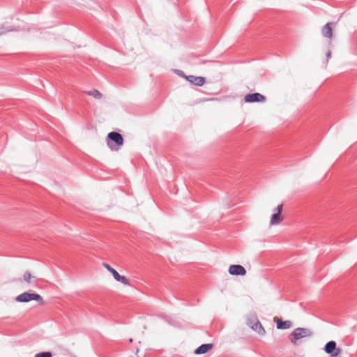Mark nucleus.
<instances>
[{"label":"nucleus","mask_w":357,"mask_h":357,"mask_svg":"<svg viewBox=\"0 0 357 357\" xmlns=\"http://www.w3.org/2000/svg\"><path fill=\"white\" fill-rule=\"evenodd\" d=\"M107 143L112 151H117L123 145L124 139L120 133L111 132L107 135Z\"/></svg>","instance_id":"f257e3e1"},{"label":"nucleus","mask_w":357,"mask_h":357,"mask_svg":"<svg viewBox=\"0 0 357 357\" xmlns=\"http://www.w3.org/2000/svg\"><path fill=\"white\" fill-rule=\"evenodd\" d=\"M247 325L260 336L266 334V330L255 314H250L246 318Z\"/></svg>","instance_id":"f03ea898"},{"label":"nucleus","mask_w":357,"mask_h":357,"mask_svg":"<svg viewBox=\"0 0 357 357\" xmlns=\"http://www.w3.org/2000/svg\"><path fill=\"white\" fill-rule=\"evenodd\" d=\"M312 335V332L307 328H297L289 335L291 342L294 345L301 343V340L304 338Z\"/></svg>","instance_id":"7ed1b4c3"},{"label":"nucleus","mask_w":357,"mask_h":357,"mask_svg":"<svg viewBox=\"0 0 357 357\" xmlns=\"http://www.w3.org/2000/svg\"><path fill=\"white\" fill-rule=\"evenodd\" d=\"M282 209H283V204H280L277 206L273 210V213L272 214L270 221L268 223V227L271 228L273 226L278 225L280 224L283 220L284 217L282 215Z\"/></svg>","instance_id":"20e7f679"},{"label":"nucleus","mask_w":357,"mask_h":357,"mask_svg":"<svg viewBox=\"0 0 357 357\" xmlns=\"http://www.w3.org/2000/svg\"><path fill=\"white\" fill-rule=\"evenodd\" d=\"M16 301L20 303H27L31 301H36L40 303V304L43 303V299L42 296L38 294L34 293H29L24 292L19 296H17L15 298Z\"/></svg>","instance_id":"39448f33"},{"label":"nucleus","mask_w":357,"mask_h":357,"mask_svg":"<svg viewBox=\"0 0 357 357\" xmlns=\"http://www.w3.org/2000/svg\"><path fill=\"white\" fill-rule=\"evenodd\" d=\"M325 351L330 354L331 357H337L340 353V348L337 347L336 342L335 341H330L325 345Z\"/></svg>","instance_id":"423d86ee"},{"label":"nucleus","mask_w":357,"mask_h":357,"mask_svg":"<svg viewBox=\"0 0 357 357\" xmlns=\"http://www.w3.org/2000/svg\"><path fill=\"white\" fill-rule=\"evenodd\" d=\"M266 97L259 93H249L245 96L246 102H262L266 100Z\"/></svg>","instance_id":"0eeeda50"},{"label":"nucleus","mask_w":357,"mask_h":357,"mask_svg":"<svg viewBox=\"0 0 357 357\" xmlns=\"http://www.w3.org/2000/svg\"><path fill=\"white\" fill-rule=\"evenodd\" d=\"M228 271L232 275H245L247 273L245 268L241 265H231Z\"/></svg>","instance_id":"6e6552de"},{"label":"nucleus","mask_w":357,"mask_h":357,"mask_svg":"<svg viewBox=\"0 0 357 357\" xmlns=\"http://www.w3.org/2000/svg\"><path fill=\"white\" fill-rule=\"evenodd\" d=\"M274 322L276 323L277 328L280 330L289 329L292 326L291 321H282L280 318L277 317L273 318Z\"/></svg>","instance_id":"1a4fd4ad"},{"label":"nucleus","mask_w":357,"mask_h":357,"mask_svg":"<svg viewBox=\"0 0 357 357\" xmlns=\"http://www.w3.org/2000/svg\"><path fill=\"white\" fill-rule=\"evenodd\" d=\"M185 79H187L192 84L199 86H203L206 82L205 79L203 77L188 75V76H185Z\"/></svg>","instance_id":"9d476101"},{"label":"nucleus","mask_w":357,"mask_h":357,"mask_svg":"<svg viewBox=\"0 0 357 357\" xmlns=\"http://www.w3.org/2000/svg\"><path fill=\"white\" fill-rule=\"evenodd\" d=\"M335 26L334 23L329 22L326 24L321 29V34L323 36L332 39L333 38V27Z\"/></svg>","instance_id":"9b49d317"},{"label":"nucleus","mask_w":357,"mask_h":357,"mask_svg":"<svg viewBox=\"0 0 357 357\" xmlns=\"http://www.w3.org/2000/svg\"><path fill=\"white\" fill-rule=\"evenodd\" d=\"M115 280L120 282L121 284L126 286H130V280L123 275H121L115 269L111 273Z\"/></svg>","instance_id":"f8f14e48"},{"label":"nucleus","mask_w":357,"mask_h":357,"mask_svg":"<svg viewBox=\"0 0 357 357\" xmlns=\"http://www.w3.org/2000/svg\"><path fill=\"white\" fill-rule=\"evenodd\" d=\"M213 347L212 344H204L196 349L195 354L197 355L206 354L212 349Z\"/></svg>","instance_id":"ddd939ff"},{"label":"nucleus","mask_w":357,"mask_h":357,"mask_svg":"<svg viewBox=\"0 0 357 357\" xmlns=\"http://www.w3.org/2000/svg\"><path fill=\"white\" fill-rule=\"evenodd\" d=\"M17 29L13 26H2L0 27V36L5 35L8 32L17 31Z\"/></svg>","instance_id":"4468645a"},{"label":"nucleus","mask_w":357,"mask_h":357,"mask_svg":"<svg viewBox=\"0 0 357 357\" xmlns=\"http://www.w3.org/2000/svg\"><path fill=\"white\" fill-rule=\"evenodd\" d=\"M86 93L88 96H91L96 100H100L102 98V94L96 89H92L91 91H89L86 92Z\"/></svg>","instance_id":"2eb2a0df"},{"label":"nucleus","mask_w":357,"mask_h":357,"mask_svg":"<svg viewBox=\"0 0 357 357\" xmlns=\"http://www.w3.org/2000/svg\"><path fill=\"white\" fill-rule=\"evenodd\" d=\"M35 278L36 277L33 275L30 272H26L24 274V280L29 284H31Z\"/></svg>","instance_id":"dca6fc26"},{"label":"nucleus","mask_w":357,"mask_h":357,"mask_svg":"<svg viewBox=\"0 0 357 357\" xmlns=\"http://www.w3.org/2000/svg\"><path fill=\"white\" fill-rule=\"evenodd\" d=\"M34 357H52V354L50 351H45L38 353Z\"/></svg>","instance_id":"f3484780"},{"label":"nucleus","mask_w":357,"mask_h":357,"mask_svg":"<svg viewBox=\"0 0 357 357\" xmlns=\"http://www.w3.org/2000/svg\"><path fill=\"white\" fill-rule=\"evenodd\" d=\"M102 266L107 270L108 271L109 273H112V271H113V270H114V268H113L112 266H110L107 263H102Z\"/></svg>","instance_id":"a211bd4d"},{"label":"nucleus","mask_w":357,"mask_h":357,"mask_svg":"<svg viewBox=\"0 0 357 357\" xmlns=\"http://www.w3.org/2000/svg\"><path fill=\"white\" fill-rule=\"evenodd\" d=\"M176 73L179 76H181V77H184V78H185V76H186V75L183 73V72H182L181 70H176Z\"/></svg>","instance_id":"6ab92c4d"},{"label":"nucleus","mask_w":357,"mask_h":357,"mask_svg":"<svg viewBox=\"0 0 357 357\" xmlns=\"http://www.w3.org/2000/svg\"><path fill=\"white\" fill-rule=\"evenodd\" d=\"M331 51H328V52H327V54H326V56H327L328 58H329V57H331Z\"/></svg>","instance_id":"aec40b11"},{"label":"nucleus","mask_w":357,"mask_h":357,"mask_svg":"<svg viewBox=\"0 0 357 357\" xmlns=\"http://www.w3.org/2000/svg\"><path fill=\"white\" fill-rule=\"evenodd\" d=\"M139 351V349H137V351H136V354H138Z\"/></svg>","instance_id":"412c9836"}]
</instances>
